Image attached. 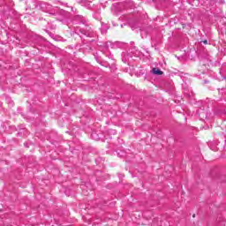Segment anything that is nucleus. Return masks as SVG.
Segmentation results:
<instances>
[{"mask_svg":"<svg viewBox=\"0 0 226 226\" xmlns=\"http://www.w3.org/2000/svg\"><path fill=\"white\" fill-rule=\"evenodd\" d=\"M154 75H163V72H162L160 69L158 68H154L152 70Z\"/></svg>","mask_w":226,"mask_h":226,"instance_id":"f257e3e1","label":"nucleus"},{"mask_svg":"<svg viewBox=\"0 0 226 226\" xmlns=\"http://www.w3.org/2000/svg\"><path fill=\"white\" fill-rule=\"evenodd\" d=\"M192 218H195V215H192Z\"/></svg>","mask_w":226,"mask_h":226,"instance_id":"7ed1b4c3","label":"nucleus"},{"mask_svg":"<svg viewBox=\"0 0 226 226\" xmlns=\"http://www.w3.org/2000/svg\"><path fill=\"white\" fill-rule=\"evenodd\" d=\"M203 43H204L205 45H207V40L203 41Z\"/></svg>","mask_w":226,"mask_h":226,"instance_id":"f03ea898","label":"nucleus"}]
</instances>
